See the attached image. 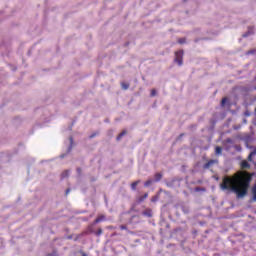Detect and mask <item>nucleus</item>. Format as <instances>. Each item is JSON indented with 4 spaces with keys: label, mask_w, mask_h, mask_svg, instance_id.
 Instances as JSON below:
<instances>
[{
    "label": "nucleus",
    "mask_w": 256,
    "mask_h": 256,
    "mask_svg": "<svg viewBox=\"0 0 256 256\" xmlns=\"http://www.w3.org/2000/svg\"><path fill=\"white\" fill-rule=\"evenodd\" d=\"M251 179V174L247 172H238L232 177H224L220 184V189H222V191H231L236 194L238 199H243V197L247 195V191H249Z\"/></svg>",
    "instance_id": "f257e3e1"
},
{
    "label": "nucleus",
    "mask_w": 256,
    "mask_h": 256,
    "mask_svg": "<svg viewBox=\"0 0 256 256\" xmlns=\"http://www.w3.org/2000/svg\"><path fill=\"white\" fill-rule=\"evenodd\" d=\"M175 62L178 63V65H183V51L179 50L175 53Z\"/></svg>",
    "instance_id": "f03ea898"
},
{
    "label": "nucleus",
    "mask_w": 256,
    "mask_h": 256,
    "mask_svg": "<svg viewBox=\"0 0 256 256\" xmlns=\"http://www.w3.org/2000/svg\"><path fill=\"white\" fill-rule=\"evenodd\" d=\"M215 163H217V160H210V161H208V162L204 165V169H209V167H211V165H215Z\"/></svg>",
    "instance_id": "7ed1b4c3"
},
{
    "label": "nucleus",
    "mask_w": 256,
    "mask_h": 256,
    "mask_svg": "<svg viewBox=\"0 0 256 256\" xmlns=\"http://www.w3.org/2000/svg\"><path fill=\"white\" fill-rule=\"evenodd\" d=\"M163 177V175H161V173H156L154 175V182H158V181H161V178Z\"/></svg>",
    "instance_id": "20e7f679"
},
{
    "label": "nucleus",
    "mask_w": 256,
    "mask_h": 256,
    "mask_svg": "<svg viewBox=\"0 0 256 256\" xmlns=\"http://www.w3.org/2000/svg\"><path fill=\"white\" fill-rule=\"evenodd\" d=\"M153 183H155V180L149 179L144 183V187H149V185H153Z\"/></svg>",
    "instance_id": "39448f33"
},
{
    "label": "nucleus",
    "mask_w": 256,
    "mask_h": 256,
    "mask_svg": "<svg viewBox=\"0 0 256 256\" xmlns=\"http://www.w3.org/2000/svg\"><path fill=\"white\" fill-rule=\"evenodd\" d=\"M241 167H242V169H247V167H249V162L243 161V162L241 163Z\"/></svg>",
    "instance_id": "423d86ee"
},
{
    "label": "nucleus",
    "mask_w": 256,
    "mask_h": 256,
    "mask_svg": "<svg viewBox=\"0 0 256 256\" xmlns=\"http://www.w3.org/2000/svg\"><path fill=\"white\" fill-rule=\"evenodd\" d=\"M221 152H222L221 147L217 146L216 149H215L216 155H221Z\"/></svg>",
    "instance_id": "0eeeda50"
},
{
    "label": "nucleus",
    "mask_w": 256,
    "mask_h": 256,
    "mask_svg": "<svg viewBox=\"0 0 256 256\" xmlns=\"http://www.w3.org/2000/svg\"><path fill=\"white\" fill-rule=\"evenodd\" d=\"M137 185H139V181L132 183L131 187H132L133 191H135V189H137Z\"/></svg>",
    "instance_id": "6e6552de"
},
{
    "label": "nucleus",
    "mask_w": 256,
    "mask_h": 256,
    "mask_svg": "<svg viewBox=\"0 0 256 256\" xmlns=\"http://www.w3.org/2000/svg\"><path fill=\"white\" fill-rule=\"evenodd\" d=\"M147 197H149L148 193H146L142 197H140V201H145V199H147Z\"/></svg>",
    "instance_id": "1a4fd4ad"
},
{
    "label": "nucleus",
    "mask_w": 256,
    "mask_h": 256,
    "mask_svg": "<svg viewBox=\"0 0 256 256\" xmlns=\"http://www.w3.org/2000/svg\"><path fill=\"white\" fill-rule=\"evenodd\" d=\"M157 95V91L156 90H152L151 91V97H155Z\"/></svg>",
    "instance_id": "9d476101"
},
{
    "label": "nucleus",
    "mask_w": 256,
    "mask_h": 256,
    "mask_svg": "<svg viewBox=\"0 0 256 256\" xmlns=\"http://www.w3.org/2000/svg\"><path fill=\"white\" fill-rule=\"evenodd\" d=\"M122 88H124V89H129V85H128V84H125V83H122Z\"/></svg>",
    "instance_id": "9b49d317"
},
{
    "label": "nucleus",
    "mask_w": 256,
    "mask_h": 256,
    "mask_svg": "<svg viewBox=\"0 0 256 256\" xmlns=\"http://www.w3.org/2000/svg\"><path fill=\"white\" fill-rule=\"evenodd\" d=\"M123 135H125V132H122L119 134V136L117 137V141H119V139H121V137H123Z\"/></svg>",
    "instance_id": "f8f14e48"
},
{
    "label": "nucleus",
    "mask_w": 256,
    "mask_h": 256,
    "mask_svg": "<svg viewBox=\"0 0 256 256\" xmlns=\"http://www.w3.org/2000/svg\"><path fill=\"white\" fill-rule=\"evenodd\" d=\"M221 103L222 105H225V103H227V98H223Z\"/></svg>",
    "instance_id": "ddd939ff"
},
{
    "label": "nucleus",
    "mask_w": 256,
    "mask_h": 256,
    "mask_svg": "<svg viewBox=\"0 0 256 256\" xmlns=\"http://www.w3.org/2000/svg\"><path fill=\"white\" fill-rule=\"evenodd\" d=\"M100 221H103V218H97V219L95 220V223H100Z\"/></svg>",
    "instance_id": "4468645a"
},
{
    "label": "nucleus",
    "mask_w": 256,
    "mask_h": 256,
    "mask_svg": "<svg viewBox=\"0 0 256 256\" xmlns=\"http://www.w3.org/2000/svg\"><path fill=\"white\" fill-rule=\"evenodd\" d=\"M178 43L183 44V43H185V40H184V39H180V40L178 41Z\"/></svg>",
    "instance_id": "2eb2a0df"
},
{
    "label": "nucleus",
    "mask_w": 256,
    "mask_h": 256,
    "mask_svg": "<svg viewBox=\"0 0 256 256\" xmlns=\"http://www.w3.org/2000/svg\"><path fill=\"white\" fill-rule=\"evenodd\" d=\"M153 203H155V201H157V196H155L154 198H152L151 200Z\"/></svg>",
    "instance_id": "dca6fc26"
},
{
    "label": "nucleus",
    "mask_w": 256,
    "mask_h": 256,
    "mask_svg": "<svg viewBox=\"0 0 256 256\" xmlns=\"http://www.w3.org/2000/svg\"><path fill=\"white\" fill-rule=\"evenodd\" d=\"M120 229H122V230H123V229H127V227H125V226L122 225V226H120Z\"/></svg>",
    "instance_id": "f3484780"
},
{
    "label": "nucleus",
    "mask_w": 256,
    "mask_h": 256,
    "mask_svg": "<svg viewBox=\"0 0 256 256\" xmlns=\"http://www.w3.org/2000/svg\"><path fill=\"white\" fill-rule=\"evenodd\" d=\"M70 143L71 145H73V138H70Z\"/></svg>",
    "instance_id": "a211bd4d"
},
{
    "label": "nucleus",
    "mask_w": 256,
    "mask_h": 256,
    "mask_svg": "<svg viewBox=\"0 0 256 256\" xmlns=\"http://www.w3.org/2000/svg\"><path fill=\"white\" fill-rule=\"evenodd\" d=\"M243 37H249V34H244Z\"/></svg>",
    "instance_id": "6ab92c4d"
},
{
    "label": "nucleus",
    "mask_w": 256,
    "mask_h": 256,
    "mask_svg": "<svg viewBox=\"0 0 256 256\" xmlns=\"http://www.w3.org/2000/svg\"><path fill=\"white\" fill-rule=\"evenodd\" d=\"M66 193H69V190H67Z\"/></svg>",
    "instance_id": "aec40b11"
},
{
    "label": "nucleus",
    "mask_w": 256,
    "mask_h": 256,
    "mask_svg": "<svg viewBox=\"0 0 256 256\" xmlns=\"http://www.w3.org/2000/svg\"><path fill=\"white\" fill-rule=\"evenodd\" d=\"M98 233H101V230H100V231H98Z\"/></svg>",
    "instance_id": "412c9836"
}]
</instances>
